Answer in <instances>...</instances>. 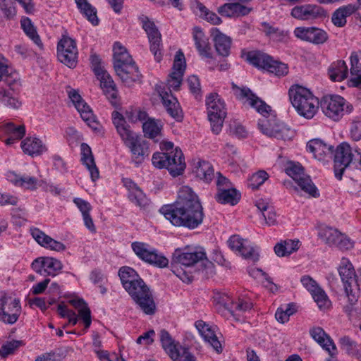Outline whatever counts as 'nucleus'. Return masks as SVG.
<instances>
[{
  "instance_id": "32",
  "label": "nucleus",
  "mask_w": 361,
  "mask_h": 361,
  "mask_svg": "<svg viewBox=\"0 0 361 361\" xmlns=\"http://www.w3.org/2000/svg\"><path fill=\"white\" fill-rule=\"evenodd\" d=\"M193 39L199 54L206 58H212L209 39L199 27H195L193 30Z\"/></svg>"
},
{
  "instance_id": "16",
  "label": "nucleus",
  "mask_w": 361,
  "mask_h": 361,
  "mask_svg": "<svg viewBox=\"0 0 361 361\" xmlns=\"http://www.w3.org/2000/svg\"><path fill=\"white\" fill-rule=\"evenodd\" d=\"M21 312L20 300L17 298L4 296L1 300L0 320L6 324H13Z\"/></svg>"
},
{
  "instance_id": "64",
  "label": "nucleus",
  "mask_w": 361,
  "mask_h": 361,
  "mask_svg": "<svg viewBox=\"0 0 361 361\" xmlns=\"http://www.w3.org/2000/svg\"><path fill=\"white\" fill-rule=\"evenodd\" d=\"M171 359L173 361H195L194 356L185 348H182Z\"/></svg>"
},
{
  "instance_id": "1",
  "label": "nucleus",
  "mask_w": 361,
  "mask_h": 361,
  "mask_svg": "<svg viewBox=\"0 0 361 361\" xmlns=\"http://www.w3.org/2000/svg\"><path fill=\"white\" fill-rule=\"evenodd\" d=\"M160 212L175 226L194 229L204 219L202 206L197 195L188 186L180 188L176 201L164 205Z\"/></svg>"
},
{
  "instance_id": "6",
  "label": "nucleus",
  "mask_w": 361,
  "mask_h": 361,
  "mask_svg": "<svg viewBox=\"0 0 361 361\" xmlns=\"http://www.w3.org/2000/svg\"><path fill=\"white\" fill-rule=\"evenodd\" d=\"M321 109L326 116L337 121L345 114L350 113L353 106L345 99L337 94H327L322 97L319 102Z\"/></svg>"
},
{
  "instance_id": "4",
  "label": "nucleus",
  "mask_w": 361,
  "mask_h": 361,
  "mask_svg": "<svg viewBox=\"0 0 361 361\" xmlns=\"http://www.w3.org/2000/svg\"><path fill=\"white\" fill-rule=\"evenodd\" d=\"M289 97L292 105L301 116L311 119L317 112L319 102L308 89L300 85L293 86L289 90Z\"/></svg>"
},
{
  "instance_id": "8",
  "label": "nucleus",
  "mask_w": 361,
  "mask_h": 361,
  "mask_svg": "<svg viewBox=\"0 0 361 361\" xmlns=\"http://www.w3.org/2000/svg\"><path fill=\"white\" fill-rule=\"evenodd\" d=\"M338 272L348 301L351 305H353L357 301L360 290V284L353 266L348 260L343 259Z\"/></svg>"
},
{
  "instance_id": "5",
  "label": "nucleus",
  "mask_w": 361,
  "mask_h": 361,
  "mask_svg": "<svg viewBox=\"0 0 361 361\" xmlns=\"http://www.w3.org/2000/svg\"><path fill=\"white\" fill-rule=\"evenodd\" d=\"M152 161L155 167L166 169L173 177L180 175L185 169L183 154L178 148L171 152H156L153 154Z\"/></svg>"
},
{
  "instance_id": "36",
  "label": "nucleus",
  "mask_w": 361,
  "mask_h": 361,
  "mask_svg": "<svg viewBox=\"0 0 361 361\" xmlns=\"http://www.w3.org/2000/svg\"><path fill=\"white\" fill-rule=\"evenodd\" d=\"M69 303L78 310V316L82 320L85 329L90 326L92 323L91 311L83 299L75 298L69 300Z\"/></svg>"
},
{
  "instance_id": "39",
  "label": "nucleus",
  "mask_w": 361,
  "mask_h": 361,
  "mask_svg": "<svg viewBox=\"0 0 361 361\" xmlns=\"http://www.w3.org/2000/svg\"><path fill=\"white\" fill-rule=\"evenodd\" d=\"M299 240L287 239L277 243L274 250L278 257L288 256L299 249Z\"/></svg>"
},
{
  "instance_id": "57",
  "label": "nucleus",
  "mask_w": 361,
  "mask_h": 361,
  "mask_svg": "<svg viewBox=\"0 0 361 361\" xmlns=\"http://www.w3.org/2000/svg\"><path fill=\"white\" fill-rule=\"evenodd\" d=\"M314 301L320 309L326 310L331 306V301L323 290L320 288L312 294Z\"/></svg>"
},
{
  "instance_id": "47",
  "label": "nucleus",
  "mask_w": 361,
  "mask_h": 361,
  "mask_svg": "<svg viewBox=\"0 0 361 361\" xmlns=\"http://www.w3.org/2000/svg\"><path fill=\"white\" fill-rule=\"evenodd\" d=\"M340 234L341 232L337 229L328 226L320 228L319 232V238L330 246L335 245Z\"/></svg>"
},
{
  "instance_id": "55",
  "label": "nucleus",
  "mask_w": 361,
  "mask_h": 361,
  "mask_svg": "<svg viewBox=\"0 0 361 361\" xmlns=\"http://www.w3.org/2000/svg\"><path fill=\"white\" fill-rule=\"evenodd\" d=\"M22 341L13 340L8 341L0 348V356L6 357L8 355L13 354L20 346L23 345Z\"/></svg>"
},
{
  "instance_id": "7",
  "label": "nucleus",
  "mask_w": 361,
  "mask_h": 361,
  "mask_svg": "<svg viewBox=\"0 0 361 361\" xmlns=\"http://www.w3.org/2000/svg\"><path fill=\"white\" fill-rule=\"evenodd\" d=\"M140 309L146 314L152 315L156 312V304L148 286L142 279H138L134 286H129L127 291Z\"/></svg>"
},
{
  "instance_id": "9",
  "label": "nucleus",
  "mask_w": 361,
  "mask_h": 361,
  "mask_svg": "<svg viewBox=\"0 0 361 361\" xmlns=\"http://www.w3.org/2000/svg\"><path fill=\"white\" fill-rule=\"evenodd\" d=\"M206 105L212 130L215 134H219L226 116L225 103L217 93H211L207 97Z\"/></svg>"
},
{
  "instance_id": "15",
  "label": "nucleus",
  "mask_w": 361,
  "mask_h": 361,
  "mask_svg": "<svg viewBox=\"0 0 361 361\" xmlns=\"http://www.w3.org/2000/svg\"><path fill=\"white\" fill-rule=\"evenodd\" d=\"M132 248L139 258L147 263L160 268L166 267L169 264L167 258L159 255L155 250L151 249L146 243L135 242L132 244Z\"/></svg>"
},
{
  "instance_id": "35",
  "label": "nucleus",
  "mask_w": 361,
  "mask_h": 361,
  "mask_svg": "<svg viewBox=\"0 0 361 361\" xmlns=\"http://www.w3.org/2000/svg\"><path fill=\"white\" fill-rule=\"evenodd\" d=\"M357 11L356 5L348 4L338 8L332 15V23L337 27H343L346 24V18Z\"/></svg>"
},
{
  "instance_id": "3",
  "label": "nucleus",
  "mask_w": 361,
  "mask_h": 361,
  "mask_svg": "<svg viewBox=\"0 0 361 361\" xmlns=\"http://www.w3.org/2000/svg\"><path fill=\"white\" fill-rule=\"evenodd\" d=\"M112 120L118 133L125 145L130 148L133 161L136 164L142 163L149 154L147 143L130 129L121 114L114 111Z\"/></svg>"
},
{
  "instance_id": "40",
  "label": "nucleus",
  "mask_w": 361,
  "mask_h": 361,
  "mask_svg": "<svg viewBox=\"0 0 361 361\" xmlns=\"http://www.w3.org/2000/svg\"><path fill=\"white\" fill-rule=\"evenodd\" d=\"M240 195L234 188H220L216 195V199L221 204H230L231 205L236 204L240 200Z\"/></svg>"
},
{
  "instance_id": "10",
  "label": "nucleus",
  "mask_w": 361,
  "mask_h": 361,
  "mask_svg": "<svg viewBox=\"0 0 361 361\" xmlns=\"http://www.w3.org/2000/svg\"><path fill=\"white\" fill-rule=\"evenodd\" d=\"M142 27L146 32L149 42L150 51L154 54V59L159 62L162 58L163 44L161 41V35L159 31L154 22L151 20L146 16H141L139 18Z\"/></svg>"
},
{
  "instance_id": "60",
  "label": "nucleus",
  "mask_w": 361,
  "mask_h": 361,
  "mask_svg": "<svg viewBox=\"0 0 361 361\" xmlns=\"http://www.w3.org/2000/svg\"><path fill=\"white\" fill-rule=\"evenodd\" d=\"M334 246L341 250H348L354 247V242L345 234L341 233Z\"/></svg>"
},
{
  "instance_id": "20",
  "label": "nucleus",
  "mask_w": 361,
  "mask_h": 361,
  "mask_svg": "<svg viewBox=\"0 0 361 361\" xmlns=\"http://www.w3.org/2000/svg\"><path fill=\"white\" fill-rule=\"evenodd\" d=\"M294 35L299 39L314 44H323L328 39L326 32L317 27H299L295 29Z\"/></svg>"
},
{
  "instance_id": "2",
  "label": "nucleus",
  "mask_w": 361,
  "mask_h": 361,
  "mask_svg": "<svg viewBox=\"0 0 361 361\" xmlns=\"http://www.w3.org/2000/svg\"><path fill=\"white\" fill-rule=\"evenodd\" d=\"M232 87L238 98L246 99L249 104L262 115V118H259L258 122V128L262 134L283 140H290L294 137V131L280 122L275 115L270 114L271 107L253 94L250 89L240 88L234 83L232 84Z\"/></svg>"
},
{
  "instance_id": "17",
  "label": "nucleus",
  "mask_w": 361,
  "mask_h": 361,
  "mask_svg": "<svg viewBox=\"0 0 361 361\" xmlns=\"http://www.w3.org/2000/svg\"><path fill=\"white\" fill-rule=\"evenodd\" d=\"M185 68L186 62L185 56L183 53L179 50L175 55L172 72L169 75V78L167 80L169 92L171 91V88L173 90L178 89L182 82Z\"/></svg>"
},
{
  "instance_id": "29",
  "label": "nucleus",
  "mask_w": 361,
  "mask_h": 361,
  "mask_svg": "<svg viewBox=\"0 0 361 361\" xmlns=\"http://www.w3.org/2000/svg\"><path fill=\"white\" fill-rule=\"evenodd\" d=\"M212 36L217 54L223 57H227L230 54L231 47V37L222 33L218 28L212 30Z\"/></svg>"
},
{
  "instance_id": "30",
  "label": "nucleus",
  "mask_w": 361,
  "mask_h": 361,
  "mask_svg": "<svg viewBox=\"0 0 361 361\" xmlns=\"http://www.w3.org/2000/svg\"><path fill=\"white\" fill-rule=\"evenodd\" d=\"M195 326L205 341L208 342L217 353L221 352V345L211 327L202 320L197 321Z\"/></svg>"
},
{
  "instance_id": "43",
  "label": "nucleus",
  "mask_w": 361,
  "mask_h": 361,
  "mask_svg": "<svg viewBox=\"0 0 361 361\" xmlns=\"http://www.w3.org/2000/svg\"><path fill=\"white\" fill-rule=\"evenodd\" d=\"M348 74V69L344 61H337L331 64L329 69V78L333 81H342Z\"/></svg>"
},
{
  "instance_id": "21",
  "label": "nucleus",
  "mask_w": 361,
  "mask_h": 361,
  "mask_svg": "<svg viewBox=\"0 0 361 361\" xmlns=\"http://www.w3.org/2000/svg\"><path fill=\"white\" fill-rule=\"evenodd\" d=\"M185 250L178 248L174 251L171 260L173 264L190 267L202 260L205 257V253L203 252H188Z\"/></svg>"
},
{
  "instance_id": "53",
  "label": "nucleus",
  "mask_w": 361,
  "mask_h": 361,
  "mask_svg": "<svg viewBox=\"0 0 361 361\" xmlns=\"http://www.w3.org/2000/svg\"><path fill=\"white\" fill-rule=\"evenodd\" d=\"M269 178V174L264 170L253 173L249 178V186L252 189H257Z\"/></svg>"
},
{
  "instance_id": "12",
  "label": "nucleus",
  "mask_w": 361,
  "mask_h": 361,
  "mask_svg": "<svg viewBox=\"0 0 361 361\" xmlns=\"http://www.w3.org/2000/svg\"><path fill=\"white\" fill-rule=\"evenodd\" d=\"M57 56L60 62L71 68L78 63V49L75 42L68 37H63L57 46Z\"/></svg>"
},
{
  "instance_id": "61",
  "label": "nucleus",
  "mask_w": 361,
  "mask_h": 361,
  "mask_svg": "<svg viewBox=\"0 0 361 361\" xmlns=\"http://www.w3.org/2000/svg\"><path fill=\"white\" fill-rule=\"evenodd\" d=\"M341 348L346 350L348 354H353L357 351V343L349 336H343L340 338Z\"/></svg>"
},
{
  "instance_id": "28",
  "label": "nucleus",
  "mask_w": 361,
  "mask_h": 361,
  "mask_svg": "<svg viewBox=\"0 0 361 361\" xmlns=\"http://www.w3.org/2000/svg\"><path fill=\"white\" fill-rule=\"evenodd\" d=\"M31 234L35 240L42 247L49 248L50 250L56 252H61L66 250L64 244L51 238L39 228H35L31 229Z\"/></svg>"
},
{
  "instance_id": "48",
  "label": "nucleus",
  "mask_w": 361,
  "mask_h": 361,
  "mask_svg": "<svg viewBox=\"0 0 361 361\" xmlns=\"http://www.w3.org/2000/svg\"><path fill=\"white\" fill-rule=\"evenodd\" d=\"M21 27L26 35L39 47L42 46V41L39 36L38 35L35 27L32 23L31 20L28 18H22Z\"/></svg>"
},
{
  "instance_id": "23",
  "label": "nucleus",
  "mask_w": 361,
  "mask_h": 361,
  "mask_svg": "<svg viewBox=\"0 0 361 361\" xmlns=\"http://www.w3.org/2000/svg\"><path fill=\"white\" fill-rule=\"evenodd\" d=\"M325 15L324 10L317 5L305 4L295 6L291 11V16L297 19L308 20Z\"/></svg>"
},
{
  "instance_id": "27",
  "label": "nucleus",
  "mask_w": 361,
  "mask_h": 361,
  "mask_svg": "<svg viewBox=\"0 0 361 361\" xmlns=\"http://www.w3.org/2000/svg\"><path fill=\"white\" fill-rule=\"evenodd\" d=\"M332 146L327 145L320 139H312L307 144V149L319 161H325L332 154Z\"/></svg>"
},
{
  "instance_id": "34",
  "label": "nucleus",
  "mask_w": 361,
  "mask_h": 361,
  "mask_svg": "<svg viewBox=\"0 0 361 361\" xmlns=\"http://www.w3.org/2000/svg\"><path fill=\"white\" fill-rule=\"evenodd\" d=\"M195 176L205 183H209L214 178V170L210 163L199 160L194 164L192 169Z\"/></svg>"
},
{
  "instance_id": "58",
  "label": "nucleus",
  "mask_w": 361,
  "mask_h": 361,
  "mask_svg": "<svg viewBox=\"0 0 361 361\" xmlns=\"http://www.w3.org/2000/svg\"><path fill=\"white\" fill-rule=\"evenodd\" d=\"M267 70L278 76L285 75L288 73V68L286 64L274 61L273 59H271Z\"/></svg>"
},
{
  "instance_id": "24",
  "label": "nucleus",
  "mask_w": 361,
  "mask_h": 361,
  "mask_svg": "<svg viewBox=\"0 0 361 361\" xmlns=\"http://www.w3.org/2000/svg\"><path fill=\"white\" fill-rule=\"evenodd\" d=\"M114 70L125 85L128 87L140 82L142 78L135 62L123 66H118Z\"/></svg>"
},
{
  "instance_id": "25",
  "label": "nucleus",
  "mask_w": 361,
  "mask_h": 361,
  "mask_svg": "<svg viewBox=\"0 0 361 361\" xmlns=\"http://www.w3.org/2000/svg\"><path fill=\"white\" fill-rule=\"evenodd\" d=\"M310 334L331 357L336 354V345L322 328L314 326L310 330Z\"/></svg>"
},
{
  "instance_id": "38",
  "label": "nucleus",
  "mask_w": 361,
  "mask_h": 361,
  "mask_svg": "<svg viewBox=\"0 0 361 361\" xmlns=\"http://www.w3.org/2000/svg\"><path fill=\"white\" fill-rule=\"evenodd\" d=\"M21 147L25 154L37 156L47 150L42 141L37 137H27L21 143Z\"/></svg>"
},
{
  "instance_id": "26",
  "label": "nucleus",
  "mask_w": 361,
  "mask_h": 361,
  "mask_svg": "<svg viewBox=\"0 0 361 361\" xmlns=\"http://www.w3.org/2000/svg\"><path fill=\"white\" fill-rule=\"evenodd\" d=\"M95 75L100 81V87L109 99H116L118 91L110 75L104 69L97 68Z\"/></svg>"
},
{
  "instance_id": "54",
  "label": "nucleus",
  "mask_w": 361,
  "mask_h": 361,
  "mask_svg": "<svg viewBox=\"0 0 361 361\" xmlns=\"http://www.w3.org/2000/svg\"><path fill=\"white\" fill-rule=\"evenodd\" d=\"M143 132L146 137L149 138L156 137L161 131L160 127L153 119H148L142 125Z\"/></svg>"
},
{
  "instance_id": "31",
  "label": "nucleus",
  "mask_w": 361,
  "mask_h": 361,
  "mask_svg": "<svg viewBox=\"0 0 361 361\" xmlns=\"http://www.w3.org/2000/svg\"><path fill=\"white\" fill-rule=\"evenodd\" d=\"M81 161L90 173L93 181L99 178V172L94 161V159L90 146L86 143L81 145Z\"/></svg>"
},
{
  "instance_id": "59",
  "label": "nucleus",
  "mask_w": 361,
  "mask_h": 361,
  "mask_svg": "<svg viewBox=\"0 0 361 361\" xmlns=\"http://www.w3.org/2000/svg\"><path fill=\"white\" fill-rule=\"evenodd\" d=\"M218 304L231 312H233L234 301L226 293H218L214 297Z\"/></svg>"
},
{
  "instance_id": "49",
  "label": "nucleus",
  "mask_w": 361,
  "mask_h": 361,
  "mask_svg": "<svg viewBox=\"0 0 361 361\" xmlns=\"http://www.w3.org/2000/svg\"><path fill=\"white\" fill-rule=\"evenodd\" d=\"M11 181L16 186L22 187L27 190H35L39 185V181L34 178L30 176L18 177L15 176Z\"/></svg>"
},
{
  "instance_id": "11",
  "label": "nucleus",
  "mask_w": 361,
  "mask_h": 361,
  "mask_svg": "<svg viewBox=\"0 0 361 361\" xmlns=\"http://www.w3.org/2000/svg\"><path fill=\"white\" fill-rule=\"evenodd\" d=\"M68 97L75 107L80 113L82 118L96 133H101L102 125L96 119L90 107L84 102L78 91L71 89L68 91Z\"/></svg>"
},
{
  "instance_id": "42",
  "label": "nucleus",
  "mask_w": 361,
  "mask_h": 361,
  "mask_svg": "<svg viewBox=\"0 0 361 361\" xmlns=\"http://www.w3.org/2000/svg\"><path fill=\"white\" fill-rule=\"evenodd\" d=\"M350 82L353 87L361 90V63L356 53L350 56Z\"/></svg>"
},
{
  "instance_id": "13",
  "label": "nucleus",
  "mask_w": 361,
  "mask_h": 361,
  "mask_svg": "<svg viewBox=\"0 0 361 361\" xmlns=\"http://www.w3.org/2000/svg\"><path fill=\"white\" fill-rule=\"evenodd\" d=\"M286 172L303 191L312 197H317V188L312 182L310 177L305 174L304 168L300 164L290 163L286 169Z\"/></svg>"
},
{
  "instance_id": "50",
  "label": "nucleus",
  "mask_w": 361,
  "mask_h": 361,
  "mask_svg": "<svg viewBox=\"0 0 361 361\" xmlns=\"http://www.w3.org/2000/svg\"><path fill=\"white\" fill-rule=\"evenodd\" d=\"M3 80L8 87V88H6V90L20 92L22 84L20 77L16 71H11L8 75L4 77Z\"/></svg>"
},
{
  "instance_id": "19",
  "label": "nucleus",
  "mask_w": 361,
  "mask_h": 361,
  "mask_svg": "<svg viewBox=\"0 0 361 361\" xmlns=\"http://www.w3.org/2000/svg\"><path fill=\"white\" fill-rule=\"evenodd\" d=\"M228 244L232 250L238 252L245 259L252 262L258 260L259 255L247 240L240 238L238 235H233L229 238Z\"/></svg>"
},
{
  "instance_id": "56",
  "label": "nucleus",
  "mask_w": 361,
  "mask_h": 361,
  "mask_svg": "<svg viewBox=\"0 0 361 361\" xmlns=\"http://www.w3.org/2000/svg\"><path fill=\"white\" fill-rule=\"evenodd\" d=\"M9 130L11 131V136L6 139V145H11L16 141L20 140L25 133V128L23 125L16 127L13 124L11 123L8 126Z\"/></svg>"
},
{
  "instance_id": "14",
  "label": "nucleus",
  "mask_w": 361,
  "mask_h": 361,
  "mask_svg": "<svg viewBox=\"0 0 361 361\" xmlns=\"http://www.w3.org/2000/svg\"><path fill=\"white\" fill-rule=\"evenodd\" d=\"M354 155L348 143L344 142L338 145L334 156V172L338 179L341 180L345 169L353 161Z\"/></svg>"
},
{
  "instance_id": "37",
  "label": "nucleus",
  "mask_w": 361,
  "mask_h": 361,
  "mask_svg": "<svg viewBox=\"0 0 361 361\" xmlns=\"http://www.w3.org/2000/svg\"><path fill=\"white\" fill-rule=\"evenodd\" d=\"M114 68L123 66L133 63L132 57L127 51V49L122 44L117 42L114 45Z\"/></svg>"
},
{
  "instance_id": "51",
  "label": "nucleus",
  "mask_w": 361,
  "mask_h": 361,
  "mask_svg": "<svg viewBox=\"0 0 361 361\" xmlns=\"http://www.w3.org/2000/svg\"><path fill=\"white\" fill-rule=\"evenodd\" d=\"M296 311L295 305L290 303L286 305L285 307H279L275 314V317L278 322L284 324L289 320L290 316L295 313Z\"/></svg>"
},
{
  "instance_id": "63",
  "label": "nucleus",
  "mask_w": 361,
  "mask_h": 361,
  "mask_svg": "<svg viewBox=\"0 0 361 361\" xmlns=\"http://www.w3.org/2000/svg\"><path fill=\"white\" fill-rule=\"evenodd\" d=\"M230 133L238 137L244 138L247 135V132L245 128L240 123L235 121L229 124Z\"/></svg>"
},
{
  "instance_id": "52",
  "label": "nucleus",
  "mask_w": 361,
  "mask_h": 361,
  "mask_svg": "<svg viewBox=\"0 0 361 361\" xmlns=\"http://www.w3.org/2000/svg\"><path fill=\"white\" fill-rule=\"evenodd\" d=\"M262 26L266 35L273 41L281 42L286 36L283 30H280L279 28L274 27L267 23H262Z\"/></svg>"
},
{
  "instance_id": "45",
  "label": "nucleus",
  "mask_w": 361,
  "mask_h": 361,
  "mask_svg": "<svg viewBox=\"0 0 361 361\" xmlns=\"http://www.w3.org/2000/svg\"><path fill=\"white\" fill-rule=\"evenodd\" d=\"M159 336L160 341L164 350L171 358L174 357L179 351V349L178 348L177 345L174 343V341L169 333L165 329H162L159 333Z\"/></svg>"
},
{
  "instance_id": "41",
  "label": "nucleus",
  "mask_w": 361,
  "mask_h": 361,
  "mask_svg": "<svg viewBox=\"0 0 361 361\" xmlns=\"http://www.w3.org/2000/svg\"><path fill=\"white\" fill-rule=\"evenodd\" d=\"M271 57L259 51H249L246 54V60L252 65L259 68L267 69L271 61Z\"/></svg>"
},
{
  "instance_id": "44",
  "label": "nucleus",
  "mask_w": 361,
  "mask_h": 361,
  "mask_svg": "<svg viewBox=\"0 0 361 361\" xmlns=\"http://www.w3.org/2000/svg\"><path fill=\"white\" fill-rule=\"evenodd\" d=\"M118 275L124 288L128 291L129 286H134L138 283L137 275L134 269L128 267H123L120 269Z\"/></svg>"
},
{
  "instance_id": "22",
  "label": "nucleus",
  "mask_w": 361,
  "mask_h": 361,
  "mask_svg": "<svg viewBox=\"0 0 361 361\" xmlns=\"http://www.w3.org/2000/svg\"><path fill=\"white\" fill-rule=\"evenodd\" d=\"M156 89L161 98L166 111L171 116L176 118L177 121L181 120L183 114L177 99L171 94V91L169 92L165 90L164 87L157 86Z\"/></svg>"
},
{
  "instance_id": "33",
  "label": "nucleus",
  "mask_w": 361,
  "mask_h": 361,
  "mask_svg": "<svg viewBox=\"0 0 361 361\" xmlns=\"http://www.w3.org/2000/svg\"><path fill=\"white\" fill-rule=\"evenodd\" d=\"M20 92L7 91L4 87H0V102L11 110H18L23 104L19 97Z\"/></svg>"
},
{
  "instance_id": "46",
  "label": "nucleus",
  "mask_w": 361,
  "mask_h": 361,
  "mask_svg": "<svg viewBox=\"0 0 361 361\" xmlns=\"http://www.w3.org/2000/svg\"><path fill=\"white\" fill-rule=\"evenodd\" d=\"M78 7L83 14L85 15L87 20L94 25H97L99 19L97 16L96 9L92 6L86 0H75Z\"/></svg>"
},
{
  "instance_id": "62",
  "label": "nucleus",
  "mask_w": 361,
  "mask_h": 361,
  "mask_svg": "<svg viewBox=\"0 0 361 361\" xmlns=\"http://www.w3.org/2000/svg\"><path fill=\"white\" fill-rule=\"evenodd\" d=\"M130 200L140 207H144L147 204V199L143 192L137 188L129 193Z\"/></svg>"
},
{
  "instance_id": "18",
  "label": "nucleus",
  "mask_w": 361,
  "mask_h": 361,
  "mask_svg": "<svg viewBox=\"0 0 361 361\" xmlns=\"http://www.w3.org/2000/svg\"><path fill=\"white\" fill-rule=\"evenodd\" d=\"M32 268L40 274L46 273L49 276H55L62 269L63 264L57 259L43 257L35 259L32 263Z\"/></svg>"
}]
</instances>
